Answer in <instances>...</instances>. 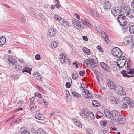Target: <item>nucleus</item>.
Returning <instances> with one entry per match:
<instances>
[{
    "label": "nucleus",
    "mask_w": 134,
    "mask_h": 134,
    "mask_svg": "<svg viewBox=\"0 0 134 134\" xmlns=\"http://www.w3.org/2000/svg\"><path fill=\"white\" fill-rule=\"evenodd\" d=\"M82 85H84V84L83 83L81 84V87L82 88H83V93H85L84 96L85 97L88 98H91L92 96L90 94L89 91L85 89V88L83 87Z\"/></svg>",
    "instance_id": "nucleus-14"
},
{
    "label": "nucleus",
    "mask_w": 134,
    "mask_h": 134,
    "mask_svg": "<svg viewBox=\"0 0 134 134\" xmlns=\"http://www.w3.org/2000/svg\"><path fill=\"white\" fill-rule=\"evenodd\" d=\"M9 61V63L12 64H14L15 63V61L13 60L12 58H10L8 59Z\"/></svg>",
    "instance_id": "nucleus-39"
},
{
    "label": "nucleus",
    "mask_w": 134,
    "mask_h": 134,
    "mask_svg": "<svg viewBox=\"0 0 134 134\" xmlns=\"http://www.w3.org/2000/svg\"><path fill=\"white\" fill-rule=\"evenodd\" d=\"M132 7L134 8V0H133L131 3Z\"/></svg>",
    "instance_id": "nucleus-62"
},
{
    "label": "nucleus",
    "mask_w": 134,
    "mask_h": 134,
    "mask_svg": "<svg viewBox=\"0 0 134 134\" xmlns=\"http://www.w3.org/2000/svg\"><path fill=\"white\" fill-rule=\"evenodd\" d=\"M123 101L126 102L130 107H134V103L132 100L130 98L127 97L125 98Z\"/></svg>",
    "instance_id": "nucleus-13"
},
{
    "label": "nucleus",
    "mask_w": 134,
    "mask_h": 134,
    "mask_svg": "<svg viewBox=\"0 0 134 134\" xmlns=\"http://www.w3.org/2000/svg\"><path fill=\"white\" fill-rule=\"evenodd\" d=\"M97 114L100 117H103L104 115L100 111H98L97 113Z\"/></svg>",
    "instance_id": "nucleus-40"
},
{
    "label": "nucleus",
    "mask_w": 134,
    "mask_h": 134,
    "mask_svg": "<svg viewBox=\"0 0 134 134\" xmlns=\"http://www.w3.org/2000/svg\"><path fill=\"white\" fill-rule=\"evenodd\" d=\"M107 124V122L105 121H103L101 123V124L104 126H105Z\"/></svg>",
    "instance_id": "nucleus-52"
},
{
    "label": "nucleus",
    "mask_w": 134,
    "mask_h": 134,
    "mask_svg": "<svg viewBox=\"0 0 134 134\" xmlns=\"http://www.w3.org/2000/svg\"><path fill=\"white\" fill-rule=\"evenodd\" d=\"M127 16L131 19H132L134 18V10H130V11L127 14Z\"/></svg>",
    "instance_id": "nucleus-21"
},
{
    "label": "nucleus",
    "mask_w": 134,
    "mask_h": 134,
    "mask_svg": "<svg viewBox=\"0 0 134 134\" xmlns=\"http://www.w3.org/2000/svg\"><path fill=\"white\" fill-rule=\"evenodd\" d=\"M112 53L113 55L116 57L119 58L122 54V52L118 48L115 47L113 49Z\"/></svg>",
    "instance_id": "nucleus-5"
},
{
    "label": "nucleus",
    "mask_w": 134,
    "mask_h": 134,
    "mask_svg": "<svg viewBox=\"0 0 134 134\" xmlns=\"http://www.w3.org/2000/svg\"><path fill=\"white\" fill-rule=\"evenodd\" d=\"M75 15L76 16V17L78 19H80V16L79 15L76 13L75 14Z\"/></svg>",
    "instance_id": "nucleus-59"
},
{
    "label": "nucleus",
    "mask_w": 134,
    "mask_h": 134,
    "mask_svg": "<svg viewBox=\"0 0 134 134\" xmlns=\"http://www.w3.org/2000/svg\"><path fill=\"white\" fill-rule=\"evenodd\" d=\"M39 16L42 19H45L44 16L41 13H39Z\"/></svg>",
    "instance_id": "nucleus-50"
},
{
    "label": "nucleus",
    "mask_w": 134,
    "mask_h": 134,
    "mask_svg": "<svg viewBox=\"0 0 134 134\" xmlns=\"http://www.w3.org/2000/svg\"><path fill=\"white\" fill-rule=\"evenodd\" d=\"M6 38L4 37H0V46H3L6 42Z\"/></svg>",
    "instance_id": "nucleus-24"
},
{
    "label": "nucleus",
    "mask_w": 134,
    "mask_h": 134,
    "mask_svg": "<svg viewBox=\"0 0 134 134\" xmlns=\"http://www.w3.org/2000/svg\"><path fill=\"white\" fill-rule=\"evenodd\" d=\"M106 82L108 86L111 89L115 90L116 86L113 83V81L110 79H107Z\"/></svg>",
    "instance_id": "nucleus-10"
},
{
    "label": "nucleus",
    "mask_w": 134,
    "mask_h": 134,
    "mask_svg": "<svg viewBox=\"0 0 134 134\" xmlns=\"http://www.w3.org/2000/svg\"><path fill=\"white\" fill-rule=\"evenodd\" d=\"M104 114L106 117L108 118H110L112 116L111 113L108 109L105 110L104 111Z\"/></svg>",
    "instance_id": "nucleus-22"
},
{
    "label": "nucleus",
    "mask_w": 134,
    "mask_h": 134,
    "mask_svg": "<svg viewBox=\"0 0 134 134\" xmlns=\"http://www.w3.org/2000/svg\"><path fill=\"white\" fill-rule=\"evenodd\" d=\"M101 34L102 35V37L104 38L105 41L107 43H108L109 41L108 39V36L107 34L106 33L103 31L102 32Z\"/></svg>",
    "instance_id": "nucleus-20"
},
{
    "label": "nucleus",
    "mask_w": 134,
    "mask_h": 134,
    "mask_svg": "<svg viewBox=\"0 0 134 134\" xmlns=\"http://www.w3.org/2000/svg\"><path fill=\"white\" fill-rule=\"evenodd\" d=\"M85 73L84 71H80L79 72V74L80 76H83V74Z\"/></svg>",
    "instance_id": "nucleus-54"
},
{
    "label": "nucleus",
    "mask_w": 134,
    "mask_h": 134,
    "mask_svg": "<svg viewBox=\"0 0 134 134\" xmlns=\"http://www.w3.org/2000/svg\"><path fill=\"white\" fill-rule=\"evenodd\" d=\"M97 48L101 52H103V50L101 49V47L100 45H98L97 47Z\"/></svg>",
    "instance_id": "nucleus-51"
},
{
    "label": "nucleus",
    "mask_w": 134,
    "mask_h": 134,
    "mask_svg": "<svg viewBox=\"0 0 134 134\" xmlns=\"http://www.w3.org/2000/svg\"><path fill=\"white\" fill-rule=\"evenodd\" d=\"M90 65L93 68H95L96 66V65L95 63L93 62L92 63H91Z\"/></svg>",
    "instance_id": "nucleus-48"
},
{
    "label": "nucleus",
    "mask_w": 134,
    "mask_h": 134,
    "mask_svg": "<svg viewBox=\"0 0 134 134\" xmlns=\"http://www.w3.org/2000/svg\"><path fill=\"white\" fill-rule=\"evenodd\" d=\"M72 95L75 97L78 98H80L81 97V95L75 92H73L72 93Z\"/></svg>",
    "instance_id": "nucleus-33"
},
{
    "label": "nucleus",
    "mask_w": 134,
    "mask_h": 134,
    "mask_svg": "<svg viewBox=\"0 0 134 134\" xmlns=\"http://www.w3.org/2000/svg\"><path fill=\"white\" fill-rule=\"evenodd\" d=\"M35 116L36 119L41 120H43L44 119V115L40 113L36 114Z\"/></svg>",
    "instance_id": "nucleus-19"
},
{
    "label": "nucleus",
    "mask_w": 134,
    "mask_h": 134,
    "mask_svg": "<svg viewBox=\"0 0 134 134\" xmlns=\"http://www.w3.org/2000/svg\"><path fill=\"white\" fill-rule=\"evenodd\" d=\"M126 58L125 56H122L118 59L117 61V66L119 68L118 69L124 67L126 63Z\"/></svg>",
    "instance_id": "nucleus-3"
},
{
    "label": "nucleus",
    "mask_w": 134,
    "mask_h": 134,
    "mask_svg": "<svg viewBox=\"0 0 134 134\" xmlns=\"http://www.w3.org/2000/svg\"><path fill=\"white\" fill-rule=\"evenodd\" d=\"M32 69L27 67H25L23 69L22 72L23 73L24 72H26L29 73L31 74V70Z\"/></svg>",
    "instance_id": "nucleus-25"
},
{
    "label": "nucleus",
    "mask_w": 134,
    "mask_h": 134,
    "mask_svg": "<svg viewBox=\"0 0 134 134\" xmlns=\"http://www.w3.org/2000/svg\"><path fill=\"white\" fill-rule=\"evenodd\" d=\"M66 64L69 65H70L71 64V63L70 60L67 57L65 60V62Z\"/></svg>",
    "instance_id": "nucleus-42"
},
{
    "label": "nucleus",
    "mask_w": 134,
    "mask_h": 134,
    "mask_svg": "<svg viewBox=\"0 0 134 134\" xmlns=\"http://www.w3.org/2000/svg\"><path fill=\"white\" fill-rule=\"evenodd\" d=\"M43 100L44 102L45 106H47L48 105V103L47 102H45V100L43 99Z\"/></svg>",
    "instance_id": "nucleus-61"
},
{
    "label": "nucleus",
    "mask_w": 134,
    "mask_h": 134,
    "mask_svg": "<svg viewBox=\"0 0 134 134\" xmlns=\"http://www.w3.org/2000/svg\"><path fill=\"white\" fill-rule=\"evenodd\" d=\"M92 103L94 107H99L100 106V104H99V103L98 102L96 101V100H93Z\"/></svg>",
    "instance_id": "nucleus-31"
},
{
    "label": "nucleus",
    "mask_w": 134,
    "mask_h": 134,
    "mask_svg": "<svg viewBox=\"0 0 134 134\" xmlns=\"http://www.w3.org/2000/svg\"><path fill=\"white\" fill-rule=\"evenodd\" d=\"M129 31L131 34L134 33V25L131 26L129 28Z\"/></svg>",
    "instance_id": "nucleus-32"
},
{
    "label": "nucleus",
    "mask_w": 134,
    "mask_h": 134,
    "mask_svg": "<svg viewBox=\"0 0 134 134\" xmlns=\"http://www.w3.org/2000/svg\"><path fill=\"white\" fill-rule=\"evenodd\" d=\"M73 122L75 124L76 126L79 127H82V125L81 123L79 120H78L75 118H74L72 119Z\"/></svg>",
    "instance_id": "nucleus-23"
},
{
    "label": "nucleus",
    "mask_w": 134,
    "mask_h": 134,
    "mask_svg": "<svg viewBox=\"0 0 134 134\" xmlns=\"http://www.w3.org/2000/svg\"><path fill=\"white\" fill-rule=\"evenodd\" d=\"M35 96H33L31 98V100H30L31 102H33L35 99Z\"/></svg>",
    "instance_id": "nucleus-58"
},
{
    "label": "nucleus",
    "mask_w": 134,
    "mask_h": 134,
    "mask_svg": "<svg viewBox=\"0 0 134 134\" xmlns=\"http://www.w3.org/2000/svg\"><path fill=\"white\" fill-rule=\"evenodd\" d=\"M111 115L113 118V120L115 122H117L119 124H122L125 121V119L123 118L122 115L117 110H112L111 111Z\"/></svg>",
    "instance_id": "nucleus-1"
},
{
    "label": "nucleus",
    "mask_w": 134,
    "mask_h": 134,
    "mask_svg": "<svg viewBox=\"0 0 134 134\" xmlns=\"http://www.w3.org/2000/svg\"><path fill=\"white\" fill-rule=\"evenodd\" d=\"M2 5H3V6H4L5 7H6L7 8H10V6H9L7 4H2Z\"/></svg>",
    "instance_id": "nucleus-63"
},
{
    "label": "nucleus",
    "mask_w": 134,
    "mask_h": 134,
    "mask_svg": "<svg viewBox=\"0 0 134 134\" xmlns=\"http://www.w3.org/2000/svg\"><path fill=\"white\" fill-rule=\"evenodd\" d=\"M60 18H61L60 16L58 15H55L54 17V19L58 21H59V20Z\"/></svg>",
    "instance_id": "nucleus-45"
},
{
    "label": "nucleus",
    "mask_w": 134,
    "mask_h": 134,
    "mask_svg": "<svg viewBox=\"0 0 134 134\" xmlns=\"http://www.w3.org/2000/svg\"><path fill=\"white\" fill-rule=\"evenodd\" d=\"M123 107L124 108H126L127 106V104L126 103H123Z\"/></svg>",
    "instance_id": "nucleus-60"
},
{
    "label": "nucleus",
    "mask_w": 134,
    "mask_h": 134,
    "mask_svg": "<svg viewBox=\"0 0 134 134\" xmlns=\"http://www.w3.org/2000/svg\"><path fill=\"white\" fill-rule=\"evenodd\" d=\"M125 17V16H123V15H119L117 19L120 24L122 26H125L126 24V20Z\"/></svg>",
    "instance_id": "nucleus-6"
},
{
    "label": "nucleus",
    "mask_w": 134,
    "mask_h": 134,
    "mask_svg": "<svg viewBox=\"0 0 134 134\" xmlns=\"http://www.w3.org/2000/svg\"><path fill=\"white\" fill-rule=\"evenodd\" d=\"M109 99L110 103L113 104H117L120 101V99L118 98L113 96L109 97Z\"/></svg>",
    "instance_id": "nucleus-9"
},
{
    "label": "nucleus",
    "mask_w": 134,
    "mask_h": 134,
    "mask_svg": "<svg viewBox=\"0 0 134 134\" xmlns=\"http://www.w3.org/2000/svg\"><path fill=\"white\" fill-rule=\"evenodd\" d=\"M100 64L101 67L105 70L111 73V69H112L111 68L112 66H113V65L111 64L110 66H109L103 62L100 63Z\"/></svg>",
    "instance_id": "nucleus-7"
},
{
    "label": "nucleus",
    "mask_w": 134,
    "mask_h": 134,
    "mask_svg": "<svg viewBox=\"0 0 134 134\" xmlns=\"http://www.w3.org/2000/svg\"><path fill=\"white\" fill-rule=\"evenodd\" d=\"M80 22L77 19H74L72 21V24L74 27L78 29H81Z\"/></svg>",
    "instance_id": "nucleus-11"
},
{
    "label": "nucleus",
    "mask_w": 134,
    "mask_h": 134,
    "mask_svg": "<svg viewBox=\"0 0 134 134\" xmlns=\"http://www.w3.org/2000/svg\"><path fill=\"white\" fill-rule=\"evenodd\" d=\"M83 39L84 40L86 41H87L88 40L87 37L85 36H83Z\"/></svg>",
    "instance_id": "nucleus-57"
},
{
    "label": "nucleus",
    "mask_w": 134,
    "mask_h": 134,
    "mask_svg": "<svg viewBox=\"0 0 134 134\" xmlns=\"http://www.w3.org/2000/svg\"><path fill=\"white\" fill-rule=\"evenodd\" d=\"M121 72L124 77L128 78L132 77L133 76L132 75L134 74V69L127 67L126 70H123Z\"/></svg>",
    "instance_id": "nucleus-2"
},
{
    "label": "nucleus",
    "mask_w": 134,
    "mask_h": 134,
    "mask_svg": "<svg viewBox=\"0 0 134 134\" xmlns=\"http://www.w3.org/2000/svg\"><path fill=\"white\" fill-rule=\"evenodd\" d=\"M23 102L22 101H20L18 104L20 106L22 104Z\"/></svg>",
    "instance_id": "nucleus-64"
},
{
    "label": "nucleus",
    "mask_w": 134,
    "mask_h": 134,
    "mask_svg": "<svg viewBox=\"0 0 134 134\" xmlns=\"http://www.w3.org/2000/svg\"><path fill=\"white\" fill-rule=\"evenodd\" d=\"M59 23L60 24L65 27L67 26L69 24L68 22L66 20L63 18H60L59 20Z\"/></svg>",
    "instance_id": "nucleus-17"
},
{
    "label": "nucleus",
    "mask_w": 134,
    "mask_h": 134,
    "mask_svg": "<svg viewBox=\"0 0 134 134\" xmlns=\"http://www.w3.org/2000/svg\"><path fill=\"white\" fill-rule=\"evenodd\" d=\"M58 44L57 43L55 42H53L51 43V45L53 48H55L57 47Z\"/></svg>",
    "instance_id": "nucleus-37"
},
{
    "label": "nucleus",
    "mask_w": 134,
    "mask_h": 134,
    "mask_svg": "<svg viewBox=\"0 0 134 134\" xmlns=\"http://www.w3.org/2000/svg\"><path fill=\"white\" fill-rule=\"evenodd\" d=\"M73 64L75 66L76 68H78L79 66V65H78V64L75 62H73Z\"/></svg>",
    "instance_id": "nucleus-49"
},
{
    "label": "nucleus",
    "mask_w": 134,
    "mask_h": 134,
    "mask_svg": "<svg viewBox=\"0 0 134 134\" xmlns=\"http://www.w3.org/2000/svg\"><path fill=\"white\" fill-rule=\"evenodd\" d=\"M111 13L114 16H117L119 14H120V9L118 7L113 8L111 10Z\"/></svg>",
    "instance_id": "nucleus-12"
},
{
    "label": "nucleus",
    "mask_w": 134,
    "mask_h": 134,
    "mask_svg": "<svg viewBox=\"0 0 134 134\" xmlns=\"http://www.w3.org/2000/svg\"><path fill=\"white\" fill-rule=\"evenodd\" d=\"M83 51L85 53L88 55L90 54V50L86 48H83Z\"/></svg>",
    "instance_id": "nucleus-34"
},
{
    "label": "nucleus",
    "mask_w": 134,
    "mask_h": 134,
    "mask_svg": "<svg viewBox=\"0 0 134 134\" xmlns=\"http://www.w3.org/2000/svg\"><path fill=\"white\" fill-rule=\"evenodd\" d=\"M89 116L92 119H95V117L94 114L92 112H90V113Z\"/></svg>",
    "instance_id": "nucleus-43"
},
{
    "label": "nucleus",
    "mask_w": 134,
    "mask_h": 134,
    "mask_svg": "<svg viewBox=\"0 0 134 134\" xmlns=\"http://www.w3.org/2000/svg\"><path fill=\"white\" fill-rule=\"evenodd\" d=\"M56 30L54 29H50L48 30V34L50 37H52L55 35Z\"/></svg>",
    "instance_id": "nucleus-16"
},
{
    "label": "nucleus",
    "mask_w": 134,
    "mask_h": 134,
    "mask_svg": "<svg viewBox=\"0 0 134 134\" xmlns=\"http://www.w3.org/2000/svg\"><path fill=\"white\" fill-rule=\"evenodd\" d=\"M81 23L84 25L87 26H88L90 27H91L92 25L91 23L89 22V21L87 19H83L81 20Z\"/></svg>",
    "instance_id": "nucleus-15"
},
{
    "label": "nucleus",
    "mask_w": 134,
    "mask_h": 134,
    "mask_svg": "<svg viewBox=\"0 0 134 134\" xmlns=\"http://www.w3.org/2000/svg\"><path fill=\"white\" fill-rule=\"evenodd\" d=\"M130 10V8L127 5L124 4L121 6L120 10V14L123 16H127V14Z\"/></svg>",
    "instance_id": "nucleus-4"
},
{
    "label": "nucleus",
    "mask_w": 134,
    "mask_h": 134,
    "mask_svg": "<svg viewBox=\"0 0 134 134\" xmlns=\"http://www.w3.org/2000/svg\"><path fill=\"white\" fill-rule=\"evenodd\" d=\"M66 86L67 88H69L70 87L71 85L70 83L67 82L66 84Z\"/></svg>",
    "instance_id": "nucleus-53"
},
{
    "label": "nucleus",
    "mask_w": 134,
    "mask_h": 134,
    "mask_svg": "<svg viewBox=\"0 0 134 134\" xmlns=\"http://www.w3.org/2000/svg\"><path fill=\"white\" fill-rule=\"evenodd\" d=\"M83 112L84 114V115H86V116L89 115L90 112L87 110H83Z\"/></svg>",
    "instance_id": "nucleus-38"
},
{
    "label": "nucleus",
    "mask_w": 134,
    "mask_h": 134,
    "mask_svg": "<svg viewBox=\"0 0 134 134\" xmlns=\"http://www.w3.org/2000/svg\"><path fill=\"white\" fill-rule=\"evenodd\" d=\"M87 132L88 134H92L93 133V131L91 129L88 128L87 130Z\"/></svg>",
    "instance_id": "nucleus-44"
},
{
    "label": "nucleus",
    "mask_w": 134,
    "mask_h": 134,
    "mask_svg": "<svg viewBox=\"0 0 134 134\" xmlns=\"http://www.w3.org/2000/svg\"><path fill=\"white\" fill-rule=\"evenodd\" d=\"M35 79L37 80H40L41 79L42 77L41 75H39L38 74H35Z\"/></svg>",
    "instance_id": "nucleus-36"
},
{
    "label": "nucleus",
    "mask_w": 134,
    "mask_h": 134,
    "mask_svg": "<svg viewBox=\"0 0 134 134\" xmlns=\"http://www.w3.org/2000/svg\"><path fill=\"white\" fill-rule=\"evenodd\" d=\"M36 87L37 88H38L39 89V90L40 91H43V89L42 87H40L38 85L36 86Z\"/></svg>",
    "instance_id": "nucleus-56"
},
{
    "label": "nucleus",
    "mask_w": 134,
    "mask_h": 134,
    "mask_svg": "<svg viewBox=\"0 0 134 134\" xmlns=\"http://www.w3.org/2000/svg\"><path fill=\"white\" fill-rule=\"evenodd\" d=\"M78 77L77 73L76 71L74 72L72 75V78L74 80L76 79Z\"/></svg>",
    "instance_id": "nucleus-30"
},
{
    "label": "nucleus",
    "mask_w": 134,
    "mask_h": 134,
    "mask_svg": "<svg viewBox=\"0 0 134 134\" xmlns=\"http://www.w3.org/2000/svg\"><path fill=\"white\" fill-rule=\"evenodd\" d=\"M111 5V4L110 2L107 1L104 3V8L106 10H108L110 9Z\"/></svg>",
    "instance_id": "nucleus-18"
},
{
    "label": "nucleus",
    "mask_w": 134,
    "mask_h": 134,
    "mask_svg": "<svg viewBox=\"0 0 134 134\" xmlns=\"http://www.w3.org/2000/svg\"><path fill=\"white\" fill-rule=\"evenodd\" d=\"M35 96L38 97L40 98H42V97L41 96V94L39 93L36 92L35 94Z\"/></svg>",
    "instance_id": "nucleus-41"
},
{
    "label": "nucleus",
    "mask_w": 134,
    "mask_h": 134,
    "mask_svg": "<svg viewBox=\"0 0 134 134\" xmlns=\"http://www.w3.org/2000/svg\"><path fill=\"white\" fill-rule=\"evenodd\" d=\"M130 44L131 45V46H134V38H133L131 40V42Z\"/></svg>",
    "instance_id": "nucleus-47"
},
{
    "label": "nucleus",
    "mask_w": 134,
    "mask_h": 134,
    "mask_svg": "<svg viewBox=\"0 0 134 134\" xmlns=\"http://www.w3.org/2000/svg\"><path fill=\"white\" fill-rule=\"evenodd\" d=\"M15 69H20L21 68V66H19L18 64L16 65H15V66L14 67Z\"/></svg>",
    "instance_id": "nucleus-55"
},
{
    "label": "nucleus",
    "mask_w": 134,
    "mask_h": 134,
    "mask_svg": "<svg viewBox=\"0 0 134 134\" xmlns=\"http://www.w3.org/2000/svg\"><path fill=\"white\" fill-rule=\"evenodd\" d=\"M20 77V75L18 74L13 75L11 76L12 78L14 80H16L18 79Z\"/></svg>",
    "instance_id": "nucleus-35"
},
{
    "label": "nucleus",
    "mask_w": 134,
    "mask_h": 134,
    "mask_svg": "<svg viewBox=\"0 0 134 134\" xmlns=\"http://www.w3.org/2000/svg\"><path fill=\"white\" fill-rule=\"evenodd\" d=\"M60 60L62 63H64L65 62V60L66 59L65 56L63 55L62 54H60Z\"/></svg>",
    "instance_id": "nucleus-27"
},
{
    "label": "nucleus",
    "mask_w": 134,
    "mask_h": 134,
    "mask_svg": "<svg viewBox=\"0 0 134 134\" xmlns=\"http://www.w3.org/2000/svg\"><path fill=\"white\" fill-rule=\"evenodd\" d=\"M41 57L39 55L37 54L35 56V59L37 60H39L40 59Z\"/></svg>",
    "instance_id": "nucleus-46"
},
{
    "label": "nucleus",
    "mask_w": 134,
    "mask_h": 134,
    "mask_svg": "<svg viewBox=\"0 0 134 134\" xmlns=\"http://www.w3.org/2000/svg\"><path fill=\"white\" fill-rule=\"evenodd\" d=\"M131 42L130 39L129 37H126L123 40V43L125 44V45H127V44L130 43Z\"/></svg>",
    "instance_id": "nucleus-29"
},
{
    "label": "nucleus",
    "mask_w": 134,
    "mask_h": 134,
    "mask_svg": "<svg viewBox=\"0 0 134 134\" xmlns=\"http://www.w3.org/2000/svg\"><path fill=\"white\" fill-rule=\"evenodd\" d=\"M20 133L21 134H30L28 131L24 129V127H23L20 129Z\"/></svg>",
    "instance_id": "nucleus-28"
},
{
    "label": "nucleus",
    "mask_w": 134,
    "mask_h": 134,
    "mask_svg": "<svg viewBox=\"0 0 134 134\" xmlns=\"http://www.w3.org/2000/svg\"><path fill=\"white\" fill-rule=\"evenodd\" d=\"M115 90L117 91L118 94L122 96L125 95L126 94L125 91L121 86L118 85H116Z\"/></svg>",
    "instance_id": "nucleus-8"
},
{
    "label": "nucleus",
    "mask_w": 134,
    "mask_h": 134,
    "mask_svg": "<svg viewBox=\"0 0 134 134\" xmlns=\"http://www.w3.org/2000/svg\"><path fill=\"white\" fill-rule=\"evenodd\" d=\"M94 61V59H86L84 61V63H86V66H87V65L90 64V65L91 64V63H92Z\"/></svg>",
    "instance_id": "nucleus-26"
}]
</instances>
